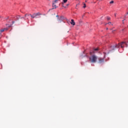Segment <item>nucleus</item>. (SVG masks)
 Masks as SVG:
<instances>
[{
	"label": "nucleus",
	"instance_id": "f257e3e1",
	"mask_svg": "<svg viewBox=\"0 0 128 128\" xmlns=\"http://www.w3.org/2000/svg\"><path fill=\"white\" fill-rule=\"evenodd\" d=\"M98 56L96 55H92L90 57V60L91 62H96Z\"/></svg>",
	"mask_w": 128,
	"mask_h": 128
},
{
	"label": "nucleus",
	"instance_id": "f03ea898",
	"mask_svg": "<svg viewBox=\"0 0 128 128\" xmlns=\"http://www.w3.org/2000/svg\"><path fill=\"white\" fill-rule=\"evenodd\" d=\"M40 12H38L37 14H34L32 15L31 14H30V16H31V18H36L38 17V16H40Z\"/></svg>",
	"mask_w": 128,
	"mask_h": 128
},
{
	"label": "nucleus",
	"instance_id": "7ed1b4c3",
	"mask_svg": "<svg viewBox=\"0 0 128 128\" xmlns=\"http://www.w3.org/2000/svg\"><path fill=\"white\" fill-rule=\"evenodd\" d=\"M58 0H55L53 1V2H52L53 8H52V10H54V8H56V2Z\"/></svg>",
	"mask_w": 128,
	"mask_h": 128
},
{
	"label": "nucleus",
	"instance_id": "20e7f679",
	"mask_svg": "<svg viewBox=\"0 0 128 128\" xmlns=\"http://www.w3.org/2000/svg\"><path fill=\"white\" fill-rule=\"evenodd\" d=\"M98 60H99V63L100 64H102V62H104V58H99Z\"/></svg>",
	"mask_w": 128,
	"mask_h": 128
},
{
	"label": "nucleus",
	"instance_id": "39448f33",
	"mask_svg": "<svg viewBox=\"0 0 128 128\" xmlns=\"http://www.w3.org/2000/svg\"><path fill=\"white\" fill-rule=\"evenodd\" d=\"M58 20L60 22H62V20H64V16H60V18H58Z\"/></svg>",
	"mask_w": 128,
	"mask_h": 128
},
{
	"label": "nucleus",
	"instance_id": "423d86ee",
	"mask_svg": "<svg viewBox=\"0 0 128 128\" xmlns=\"http://www.w3.org/2000/svg\"><path fill=\"white\" fill-rule=\"evenodd\" d=\"M8 28H4V29H2L0 30V34H2V33L4 32V30H8Z\"/></svg>",
	"mask_w": 128,
	"mask_h": 128
},
{
	"label": "nucleus",
	"instance_id": "0eeeda50",
	"mask_svg": "<svg viewBox=\"0 0 128 128\" xmlns=\"http://www.w3.org/2000/svg\"><path fill=\"white\" fill-rule=\"evenodd\" d=\"M70 24L72 26H76V22H74V19L71 20Z\"/></svg>",
	"mask_w": 128,
	"mask_h": 128
},
{
	"label": "nucleus",
	"instance_id": "6e6552de",
	"mask_svg": "<svg viewBox=\"0 0 128 128\" xmlns=\"http://www.w3.org/2000/svg\"><path fill=\"white\" fill-rule=\"evenodd\" d=\"M98 48H96L93 50V52H98Z\"/></svg>",
	"mask_w": 128,
	"mask_h": 128
},
{
	"label": "nucleus",
	"instance_id": "1a4fd4ad",
	"mask_svg": "<svg viewBox=\"0 0 128 128\" xmlns=\"http://www.w3.org/2000/svg\"><path fill=\"white\" fill-rule=\"evenodd\" d=\"M106 24H109V26H110V24H111V26H114V24H112V22H109L108 23H106Z\"/></svg>",
	"mask_w": 128,
	"mask_h": 128
},
{
	"label": "nucleus",
	"instance_id": "9d476101",
	"mask_svg": "<svg viewBox=\"0 0 128 128\" xmlns=\"http://www.w3.org/2000/svg\"><path fill=\"white\" fill-rule=\"evenodd\" d=\"M67 2H68V0H63V2H64V4L66 3Z\"/></svg>",
	"mask_w": 128,
	"mask_h": 128
},
{
	"label": "nucleus",
	"instance_id": "9b49d317",
	"mask_svg": "<svg viewBox=\"0 0 128 128\" xmlns=\"http://www.w3.org/2000/svg\"><path fill=\"white\" fill-rule=\"evenodd\" d=\"M83 8H86V4H84Z\"/></svg>",
	"mask_w": 128,
	"mask_h": 128
},
{
	"label": "nucleus",
	"instance_id": "f8f14e48",
	"mask_svg": "<svg viewBox=\"0 0 128 128\" xmlns=\"http://www.w3.org/2000/svg\"><path fill=\"white\" fill-rule=\"evenodd\" d=\"M114 0H112L111 2H110V4H114Z\"/></svg>",
	"mask_w": 128,
	"mask_h": 128
},
{
	"label": "nucleus",
	"instance_id": "ddd939ff",
	"mask_svg": "<svg viewBox=\"0 0 128 128\" xmlns=\"http://www.w3.org/2000/svg\"><path fill=\"white\" fill-rule=\"evenodd\" d=\"M110 20V17H107V20Z\"/></svg>",
	"mask_w": 128,
	"mask_h": 128
},
{
	"label": "nucleus",
	"instance_id": "4468645a",
	"mask_svg": "<svg viewBox=\"0 0 128 128\" xmlns=\"http://www.w3.org/2000/svg\"><path fill=\"white\" fill-rule=\"evenodd\" d=\"M6 26H8V28H10V26H8V24H6Z\"/></svg>",
	"mask_w": 128,
	"mask_h": 128
},
{
	"label": "nucleus",
	"instance_id": "2eb2a0df",
	"mask_svg": "<svg viewBox=\"0 0 128 128\" xmlns=\"http://www.w3.org/2000/svg\"><path fill=\"white\" fill-rule=\"evenodd\" d=\"M56 16V18H60V16H58V15H57Z\"/></svg>",
	"mask_w": 128,
	"mask_h": 128
},
{
	"label": "nucleus",
	"instance_id": "dca6fc26",
	"mask_svg": "<svg viewBox=\"0 0 128 128\" xmlns=\"http://www.w3.org/2000/svg\"><path fill=\"white\" fill-rule=\"evenodd\" d=\"M122 24H124V19L122 20Z\"/></svg>",
	"mask_w": 128,
	"mask_h": 128
},
{
	"label": "nucleus",
	"instance_id": "f3484780",
	"mask_svg": "<svg viewBox=\"0 0 128 128\" xmlns=\"http://www.w3.org/2000/svg\"><path fill=\"white\" fill-rule=\"evenodd\" d=\"M30 16V15H28V14H25V16Z\"/></svg>",
	"mask_w": 128,
	"mask_h": 128
},
{
	"label": "nucleus",
	"instance_id": "a211bd4d",
	"mask_svg": "<svg viewBox=\"0 0 128 128\" xmlns=\"http://www.w3.org/2000/svg\"><path fill=\"white\" fill-rule=\"evenodd\" d=\"M0 18H2V16H0Z\"/></svg>",
	"mask_w": 128,
	"mask_h": 128
},
{
	"label": "nucleus",
	"instance_id": "6ab92c4d",
	"mask_svg": "<svg viewBox=\"0 0 128 128\" xmlns=\"http://www.w3.org/2000/svg\"><path fill=\"white\" fill-rule=\"evenodd\" d=\"M0 38H2V35H0Z\"/></svg>",
	"mask_w": 128,
	"mask_h": 128
},
{
	"label": "nucleus",
	"instance_id": "aec40b11",
	"mask_svg": "<svg viewBox=\"0 0 128 128\" xmlns=\"http://www.w3.org/2000/svg\"><path fill=\"white\" fill-rule=\"evenodd\" d=\"M12 24H14V21H13V22H12Z\"/></svg>",
	"mask_w": 128,
	"mask_h": 128
},
{
	"label": "nucleus",
	"instance_id": "412c9836",
	"mask_svg": "<svg viewBox=\"0 0 128 128\" xmlns=\"http://www.w3.org/2000/svg\"><path fill=\"white\" fill-rule=\"evenodd\" d=\"M114 16H116V14H115Z\"/></svg>",
	"mask_w": 128,
	"mask_h": 128
},
{
	"label": "nucleus",
	"instance_id": "4be33fe9",
	"mask_svg": "<svg viewBox=\"0 0 128 128\" xmlns=\"http://www.w3.org/2000/svg\"><path fill=\"white\" fill-rule=\"evenodd\" d=\"M106 30H108V28H106Z\"/></svg>",
	"mask_w": 128,
	"mask_h": 128
},
{
	"label": "nucleus",
	"instance_id": "5701e85b",
	"mask_svg": "<svg viewBox=\"0 0 128 128\" xmlns=\"http://www.w3.org/2000/svg\"><path fill=\"white\" fill-rule=\"evenodd\" d=\"M67 6H68V4Z\"/></svg>",
	"mask_w": 128,
	"mask_h": 128
}]
</instances>
